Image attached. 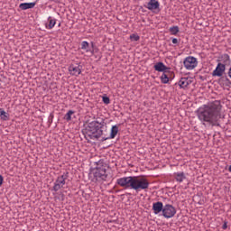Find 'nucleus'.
<instances>
[{
    "instance_id": "nucleus-23",
    "label": "nucleus",
    "mask_w": 231,
    "mask_h": 231,
    "mask_svg": "<svg viewBox=\"0 0 231 231\" xmlns=\"http://www.w3.org/2000/svg\"><path fill=\"white\" fill-rule=\"evenodd\" d=\"M130 40L134 41V42H138V41H140V36L136 33H133L130 35Z\"/></svg>"
},
{
    "instance_id": "nucleus-21",
    "label": "nucleus",
    "mask_w": 231,
    "mask_h": 231,
    "mask_svg": "<svg viewBox=\"0 0 231 231\" xmlns=\"http://www.w3.org/2000/svg\"><path fill=\"white\" fill-rule=\"evenodd\" d=\"M170 32L171 35H178V33L180 32V28L178 26L171 27Z\"/></svg>"
},
{
    "instance_id": "nucleus-18",
    "label": "nucleus",
    "mask_w": 231,
    "mask_h": 231,
    "mask_svg": "<svg viewBox=\"0 0 231 231\" xmlns=\"http://www.w3.org/2000/svg\"><path fill=\"white\" fill-rule=\"evenodd\" d=\"M48 21H49V25L47 28L49 30H52L55 24H57V20L55 18L52 19L51 16H49Z\"/></svg>"
},
{
    "instance_id": "nucleus-6",
    "label": "nucleus",
    "mask_w": 231,
    "mask_h": 231,
    "mask_svg": "<svg viewBox=\"0 0 231 231\" xmlns=\"http://www.w3.org/2000/svg\"><path fill=\"white\" fill-rule=\"evenodd\" d=\"M66 180H68V173L59 176L54 182L52 190H54V192H59L60 189H64V185H66Z\"/></svg>"
},
{
    "instance_id": "nucleus-20",
    "label": "nucleus",
    "mask_w": 231,
    "mask_h": 231,
    "mask_svg": "<svg viewBox=\"0 0 231 231\" xmlns=\"http://www.w3.org/2000/svg\"><path fill=\"white\" fill-rule=\"evenodd\" d=\"M73 115H75V111H73V110H69V111L67 112V114L65 115V116H64L65 120H67V122H70L71 116H73Z\"/></svg>"
},
{
    "instance_id": "nucleus-24",
    "label": "nucleus",
    "mask_w": 231,
    "mask_h": 231,
    "mask_svg": "<svg viewBox=\"0 0 231 231\" xmlns=\"http://www.w3.org/2000/svg\"><path fill=\"white\" fill-rule=\"evenodd\" d=\"M0 116L2 120H8V114H6V112L5 110H1L0 111Z\"/></svg>"
},
{
    "instance_id": "nucleus-19",
    "label": "nucleus",
    "mask_w": 231,
    "mask_h": 231,
    "mask_svg": "<svg viewBox=\"0 0 231 231\" xmlns=\"http://www.w3.org/2000/svg\"><path fill=\"white\" fill-rule=\"evenodd\" d=\"M81 50H85L87 51V53L89 52V51L91 53H93V51L89 50V42H88L86 41L82 42Z\"/></svg>"
},
{
    "instance_id": "nucleus-28",
    "label": "nucleus",
    "mask_w": 231,
    "mask_h": 231,
    "mask_svg": "<svg viewBox=\"0 0 231 231\" xmlns=\"http://www.w3.org/2000/svg\"><path fill=\"white\" fill-rule=\"evenodd\" d=\"M3 181H5V179L3 178V175H0V187L3 185Z\"/></svg>"
},
{
    "instance_id": "nucleus-9",
    "label": "nucleus",
    "mask_w": 231,
    "mask_h": 231,
    "mask_svg": "<svg viewBox=\"0 0 231 231\" xmlns=\"http://www.w3.org/2000/svg\"><path fill=\"white\" fill-rule=\"evenodd\" d=\"M226 67L223 63H217L216 69L212 72L213 77H223V73H225Z\"/></svg>"
},
{
    "instance_id": "nucleus-27",
    "label": "nucleus",
    "mask_w": 231,
    "mask_h": 231,
    "mask_svg": "<svg viewBox=\"0 0 231 231\" xmlns=\"http://www.w3.org/2000/svg\"><path fill=\"white\" fill-rule=\"evenodd\" d=\"M222 228H223V230H226V228H228V226H227L226 222H225L223 224Z\"/></svg>"
},
{
    "instance_id": "nucleus-22",
    "label": "nucleus",
    "mask_w": 231,
    "mask_h": 231,
    "mask_svg": "<svg viewBox=\"0 0 231 231\" xmlns=\"http://www.w3.org/2000/svg\"><path fill=\"white\" fill-rule=\"evenodd\" d=\"M161 81L162 84H169V76H167L165 73H162L161 76Z\"/></svg>"
},
{
    "instance_id": "nucleus-25",
    "label": "nucleus",
    "mask_w": 231,
    "mask_h": 231,
    "mask_svg": "<svg viewBox=\"0 0 231 231\" xmlns=\"http://www.w3.org/2000/svg\"><path fill=\"white\" fill-rule=\"evenodd\" d=\"M102 100H103L104 104H106V105L111 104V100L109 99V97L107 96H104L102 97Z\"/></svg>"
},
{
    "instance_id": "nucleus-1",
    "label": "nucleus",
    "mask_w": 231,
    "mask_h": 231,
    "mask_svg": "<svg viewBox=\"0 0 231 231\" xmlns=\"http://www.w3.org/2000/svg\"><path fill=\"white\" fill-rule=\"evenodd\" d=\"M222 109L223 106L221 105V101L215 100L212 102H208L205 105H202L197 109V118L199 120V122H201L203 125L208 124V125H212V127H216L219 125Z\"/></svg>"
},
{
    "instance_id": "nucleus-4",
    "label": "nucleus",
    "mask_w": 231,
    "mask_h": 231,
    "mask_svg": "<svg viewBox=\"0 0 231 231\" xmlns=\"http://www.w3.org/2000/svg\"><path fill=\"white\" fill-rule=\"evenodd\" d=\"M95 164L97 166L89 173L91 181H106L107 180V173L106 171V164L104 163V160H99L98 162H96Z\"/></svg>"
},
{
    "instance_id": "nucleus-26",
    "label": "nucleus",
    "mask_w": 231,
    "mask_h": 231,
    "mask_svg": "<svg viewBox=\"0 0 231 231\" xmlns=\"http://www.w3.org/2000/svg\"><path fill=\"white\" fill-rule=\"evenodd\" d=\"M222 79L227 84H230V79L227 77L222 78Z\"/></svg>"
},
{
    "instance_id": "nucleus-15",
    "label": "nucleus",
    "mask_w": 231,
    "mask_h": 231,
    "mask_svg": "<svg viewBox=\"0 0 231 231\" xmlns=\"http://www.w3.org/2000/svg\"><path fill=\"white\" fill-rule=\"evenodd\" d=\"M174 178L179 183H183V180H187V176H185V172L183 171L175 172Z\"/></svg>"
},
{
    "instance_id": "nucleus-16",
    "label": "nucleus",
    "mask_w": 231,
    "mask_h": 231,
    "mask_svg": "<svg viewBox=\"0 0 231 231\" xmlns=\"http://www.w3.org/2000/svg\"><path fill=\"white\" fill-rule=\"evenodd\" d=\"M189 84H190V81L189 80V78H181L178 83L180 89H185L186 88H189Z\"/></svg>"
},
{
    "instance_id": "nucleus-8",
    "label": "nucleus",
    "mask_w": 231,
    "mask_h": 231,
    "mask_svg": "<svg viewBox=\"0 0 231 231\" xmlns=\"http://www.w3.org/2000/svg\"><path fill=\"white\" fill-rule=\"evenodd\" d=\"M69 72L72 77H79L82 73V67L80 64H71L69 66Z\"/></svg>"
},
{
    "instance_id": "nucleus-30",
    "label": "nucleus",
    "mask_w": 231,
    "mask_h": 231,
    "mask_svg": "<svg viewBox=\"0 0 231 231\" xmlns=\"http://www.w3.org/2000/svg\"><path fill=\"white\" fill-rule=\"evenodd\" d=\"M227 75H228L229 79H231V67L228 69Z\"/></svg>"
},
{
    "instance_id": "nucleus-17",
    "label": "nucleus",
    "mask_w": 231,
    "mask_h": 231,
    "mask_svg": "<svg viewBox=\"0 0 231 231\" xmlns=\"http://www.w3.org/2000/svg\"><path fill=\"white\" fill-rule=\"evenodd\" d=\"M153 68L155 71H159L160 73L166 71L167 69V66H165V64H163V62H161V61L157 62Z\"/></svg>"
},
{
    "instance_id": "nucleus-10",
    "label": "nucleus",
    "mask_w": 231,
    "mask_h": 231,
    "mask_svg": "<svg viewBox=\"0 0 231 231\" xmlns=\"http://www.w3.org/2000/svg\"><path fill=\"white\" fill-rule=\"evenodd\" d=\"M145 8L151 12H154V10H160V2H158V0H150L146 4Z\"/></svg>"
},
{
    "instance_id": "nucleus-29",
    "label": "nucleus",
    "mask_w": 231,
    "mask_h": 231,
    "mask_svg": "<svg viewBox=\"0 0 231 231\" xmlns=\"http://www.w3.org/2000/svg\"><path fill=\"white\" fill-rule=\"evenodd\" d=\"M178 40L176 38H173L172 39V44H178Z\"/></svg>"
},
{
    "instance_id": "nucleus-13",
    "label": "nucleus",
    "mask_w": 231,
    "mask_h": 231,
    "mask_svg": "<svg viewBox=\"0 0 231 231\" xmlns=\"http://www.w3.org/2000/svg\"><path fill=\"white\" fill-rule=\"evenodd\" d=\"M218 63L224 64L226 67V64H230V55L225 53L218 58Z\"/></svg>"
},
{
    "instance_id": "nucleus-2",
    "label": "nucleus",
    "mask_w": 231,
    "mask_h": 231,
    "mask_svg": "<svg viewBox=\"0 0 231 231\" xmlns=\"http://www.w3.org/2000/svg\"><path fill=\"white\" fill-rule=\"evenodd\" d=\"M116 183L119 187H123V189H131L132 190H135V192L147 190L150 185L147 178L140 176L122 177L116 180Z\"/></svg>"
},
{
    "instance_id": "nucleus-5",
    "label": "nucleus",
    "mask_w": 231,
    "mask_h": 231,
    "mask_svg": "<svg viewBox=\"0 0 231 231\" xmlns=\"http://www.w3.org/2000/svg\"><path fill=\"white\" fill-rule=\"evenodd\" d=\"M185 69L192 71L195 68H198V59L193 56H188L183 60Z\"/></svg>"
},
{
    "instance_id": "nucleus-3",
    "label": "nucleus",
    "mask_w": 231,
    "mask_h": 231,
    "mask_svg": "<svg viewBox=\"0 0 231 231\" xmlns=\"http://www.w3.org/2000/svg\"><path fill=\"white\" fill-rule=\"evenodd\" d=\"M106 125V120L104 118H97L94 121L88 123L87 127V133L92 140H98L104 134V126Z\"/></svg>"
},
{
    "instance_id": "nucleus-7",
    "label": "nucleus",
    "mask_w": 231,
    "mask_h": 231,
    "mask_svg": "<svg viewBox=\"0 0 231 231\" xmlns=\"http://www.w3.org/2000/svg\"><path fill=\"white\" fill-rule=\"evenodd\" d=\"M162 216L166 219H171V217H174L176 216V208L171 204L164 205L162 209Z\"/></svg>"
},
{
    "instance_id": "nucleus-12",
    "label": "nucleus",
    "mask_w": 231,
    "mask_h": 231,
    "mask_svg": "<svg viewBox=\"0 0 231 231\" xmlns=\"http://www.w3.org/2000/svg\"><path fill=\"white\" fill-rule=\"evenodd\" d=\"M35 5H37L35 2L22 3L19 5V8L20 10H30L32 8H35Z\"/></svg>"
},
{
    "instance_id": "nucleus-14",
    "label": "nucleus",
    "mask_w": 231,
    "mask_h": 231,
    "mask_svg": "<svg viewBox=\"0 0 231 231\" xmlns=\"http://www.w3.org/2000/svg\"><path fill=\"white\" fill-rule=\"evenodd\" d=\"M117 134H118V126L117 125H113L112 128H111L110 136L106 137V138H103V141L113 140L114 138L116 137Z\"/></svg>"
},
{
    "instance_id": "nucleus-11",
    "label": "nucleus",
    "mask_w": 231,
    "mask_h": 231,
    "mask_svg": "<svg viewBox=\"0 0 231 231\" xmlns=\"http://www.w3.org/2000/svg\"><path fill=\"white\" fill-rule=\"evenodd\" d=\"M163 203L162 202H155L152 204V210H153V214L158 215L160 214V212H163Z\"/></svg>"
}]
</instances>
